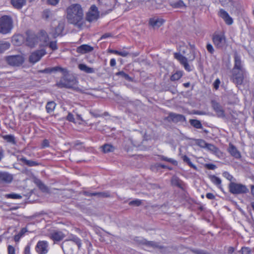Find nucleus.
I'll list each match as a JSON object with an SVG mask.
<instances>
[{"label":"nucleus","instance_id":"nucleus-35","mask_svg":"<svg viewBox=\"0 0 254 254\" xmlns=\"http://www.w3.org/2000/svg\"><path fill=\"white\" fill-rule=\"evenodd\" d=\"M10 44L7 42H0V53H2L10 47Z\"/></svg>","mask_w":254,"mask_h":254},{"label":"nucleus","instance_id":"nucleus-45","mask_svg":"<svg viewBox=\"0 0 254 254\" xmlns=\"http://www.w3.org/2000/svg\"><path fill=\"white\" fill-rule=\"evenodd\" d=\"M191 251L194 254H210L209 252L205 250L200 249H192Z\"/></svg>","mask_w":254,"mask_h":254},{"label":"nucleus","instance_id":"nucleus-57","mask_svg":"<svg viewBox=\"0 0 254 254\" xmlns=\"http://www.w3.org/2000/svg\"><path fill=\"white\" fill-rule=\"evenodd\" d=\"M60 0H47L48 4L52 5H56L58 3Z\"/></svg>","mask_w":254,"mask_h":254},{"label":"nucleus","instance_id":"nucleus-33","mask_svg":"<svg viewBox=\"0 0 254 254\" xmlns=\"http://www.w3.org/2000/svg\"><path fill=\"white\" fill-rule=\"evenodd\" d=\"M2 138L7 142L15 144L16 142L14 135L11 134L3 135Z\"/></svg>","mask_w":254,"mask_h":254},{"label":"nucleus","instance_id":"nucleus-37","mask_svg":"<svg viewBox=\"0 0 254 254\" xmlns=\"http://www.w3.org/2000/svg\"><path fill=\"white\" fill-rule=\"evenodd\" d=\"M210 180L211 181L216 185H217V186H218V187L219 188H221V179L214 176V175H213V176H211L210 177Z\"/></svg>","mask_w":254,"mask_h":254},{"label":"nucleus","instance_id":"nucleus-44","mask_svg":"<svg viewBox=\"0 0 254 254\" xmlns=\"http://www.w3.org/2000/svg\"><path fill=\"white\" fill-rule=\"evenodd\" d=\"M206 148H207L209 150L212 151V152L216 153L218 151V148L213 144L207 143L206 146Z\"/></svg>","mask_w":254,"mask_h":254},{"label":"nucleus","instance_id":"nucleus-3","mask_svg":"<svg viewBox=\"0 0 254 254\" xmlns=\"http://www.w3.org/2000/svg\"><path fill=\"white\" fill-rule=\"evenodd\" d=\"M13 28V20L10 16L3 15L0 17V33L6 34Z\"/></svg>","mask_w":254,"mask_h":254},{"label":"nucleus","instance_id":"nucleus-31","mask_svg":"<svg viewBox=\"0 0 254 254\" xmlns=\"http://www.w3.org/2000/svg\"><path fill=\"white\" fill-rule=\"evenodd\" d=\"M102 151L104 153L112 152L115 150L114 146L110 144H105L102 146Z\"/></svg>","mask_w":254,"mask_h":254},{"label":"nucleus","instance_id":"nucleus-39","mask_svg":"<svg viewBox=\"0 0 254 254\" xmlns=\"http://www.w3.org/2000/svg\"><path fill=\"white\" fill-rule=\"evenodd\" d=\"M51 70L52 72L60 71L63 73L64 74L66 73L67 71L66 68H64L60 66H55L51 67Z\"/></svg>","mask_w":254,"mask_h":254},{"label":"nucleus","instance_id":"nucleus-30","mask_svg":"<svg viewBox=\"0 0 254 254\" xmlns=\"http://www.w3.org/2000/svg\"><path fill=\"white\" fill-rule=\"evenodd\" d=\"M183 75V71L181 70H178L176 71L170 77V79L172 81H176L180 79Z\"/></svg>","mask_w":254,"mask_h":254},{"label":"nucleus","instance_id":"nucleus-14","mask_svg":"<svg viewBox=\"0 0 254 254\" xmlns=\"http://www.w3.org/2000/svg\"><path fill=\"white\" fill-rule=\"evenodd\" d=\"M36 251L39 254H46L48 252V244L46 241H39L35 247Z\"/></svg>","mask_w":254,"mask_h":254},{"label":"nucleus","instance_id":"nucleus-55","mask_svg":"<svg viewBox=\"0 0 254 254\" xmlns=\"http://www.w3.org/2000/svg\"><path fill=\"white\" fill-rule=\"evenodd\" d=\"M82 193L83 195H84L85 196H95V192H91L88 191H83L82 192Z\"/></svg>","mask_w":254,"mask_h":254},{"label":"nucleus","instance_id":"nucleus-4","mask_svg":"<svg viewBox=\"0 0 254 254\" xmlns=\"http://www.w3.org/2000/svg\"><path fill=\"white\" fill-rule=\"evenodd\" d=\"M228 189L229 191L233 194H244L249 192V189L246 186L234 182L230 183Z\"/></svg>","mask_w":254,"mask_h":254},{"label":"nucleus","instance_id":"nucleus-24","mask_svg":"<svg viewBox=\"0 0 254 254\" xmlns=\"http://www.w3.org/2000/svg\"><path fill=\"white\" fill-rule=\"evenodd\" d=\"M164 20L161 18H153L150 19L149 23L153 28H158L164 23Z\"/></svg>","mask_w":254,"mask_h":254},{"label":"nucleus","instance_id":"nucleus-62","mask_svg":"<svg viewBox=\"0 0 254 254\" xmlns=\"http://www.w3.org/2000/svg\"><path fill=\"white\" fill-rule=\"evenodd\" d=\"M42 147L45 148L49 146V142L47 139H44L42 143Z\"/></svg>","mask_w":254,"mask_h":254},{"label":"nucleus","instance_id":"nucleus-9","mask_svg":"<svg viewBox=\"0 0 254 254\" xmlns=\"http://www.w3.org/2000/svg\"><path fill=\"white\" fill-rule=\"evenodd\" d=\"M212 39L214 44L218 49H222L226 45V38L224 34H215Z\"/></svg>","mask_w":254,"mask_h":254},{"label":"nucleus","instance_id":"nucleus-52","mask_svg":"<svg viewBox=\"0 0 254 254\" xmlns=\"http://www.w3.org/2000/svg\"><path fill=\"white\" fill-rule=\"evenodd\" d=\"M51 15V12L48 10H45L43 13V17L45 19H48Z\"/></svg>","mask_w":254,"mask_h":254},{"label":"nucleus","instance_id":"nucleus-1","mask_svg":"<svg viewBox=\"0 0 254 254\" xmlns=\"http://www.w3.org/2000/svg\"><path fill=\"white\" fill-rule=\"evenodd\" d=\"M66 18L69 23L74 25H80L83 17V12L81 5L73 4L66 9Z\"/></svg>","mask_w":254,"mask_h":254},{"label":"nucleus","instance_id":"nucleus-19","mask_svg":"<svg viewBox=\"0 0 254 254\" xmlns=\"http://www.w3.org/2000/svg\"><path fill=\"white\" fill-rule=\"evenodd\" d=\"M39 42L38 35L34 34H31L27 36L26 38V44L31 47H34Z\"/></svg>","mask_w":254,"mask_h":254},{"label":"nucleus","instance_id":"nucleus-63","mask_svg":"<svg viewBox=\"0 0 254 254\" xmlns=\"http://www.w3.org/2000/svg\"><path fill=\"white\" fill-rule=\"evenodd\" d=\"M42 73H52L51 67L46 68L40 71Z\"/></svg>","mask_w":254,"mask_h":254},{"label":"nucleus","instance_id":"nucleus-40","mask_svg":"<svg viewBox=\"0 0 254 254\" xmlns=\"http://www.w3.org/2000/svg\"><path fill=\"white\" fill-rule=\"evenodd\" d=\"M46 47H49L53 51H55L58 49V47L57 45V41H49Z\"/></svg>","mask_w":254,"mask_h":254},{"label":"nucleus","instance_id":"nucleus-16","mask_svg":"<svg viewBox=\"0 0 254 254\" xmlns=\"http://www.w3.org/2000/svg\"><path fill=\"white\" fill-rule=\"evenodd\" d=\"M64 29V23L63 22H60L55 28L52 29L51 31L49 33L54 38H56L61 35Z\"/></svg>","mask_w":254,"mask_h":254},{"label":"nucleus","instance_id":"nucleus-8","mask_svg":"<svg viewBox=\"0 0 254 254\" xmlns=\"http://www.w3.org/2000/svg\"><path fill=\"white\" fill-rule=\"evenodd\" d=\"M71 242L75 243L78 246V248H80L81 245V240L76 236L71 235L68 240H65L62 243V247L64 251L67 250L68 246L71 244Z\"/></svg>","mask_w":254,"mask_h":254},{"label":"nucleus","instance_id":"nucleus-12","mask_svg":"<svg viewBox=\"0 0 254 254\" xmlns=\"http://www.w3.org/2000/svg\"><path fill=\"white\" fill-rule=\"evenodd\" d=\"M46 52L44 49L37 50L33 52L29 57V61L32 63H36L38 62L42 57L46 55Z\"/></svg>","mask_w":254,"mask_h":254},{"label":"nucleus","instance_id":"nucleus-5","mask_svg":"<svg viewBox=\"0 0 254 254\" xmlns=\"http://www.w3.org/2000/svg\"><path fill=\"white\" fill-rule=\"evenodd\" d=\"M5 60L11 66H19L24 62V59L21 55L9 56L5 57Z\"/></svg>","mask_w":254,"mask_h":254},{"label":"nucleus","instance_id":"nucleus-48","mask_svg":"<svg viewBox=\"0 0 254 254\" xmlns=\"http://www.w3.org/2000/svg\"><path fill=\"white\" fill-rule=\"evenodd\" d=\"M242 254H252L251 250L250 248L244 247L241 249Z\"/></svg>","mask_w":254,"mask_h":254},{"label":"nucleus","instance_id":"nucleus-64","mask_svg":"<svg viewBox=\"0 0 254 254\" xmlns=\"http://www.w3.org/2000/svg\"><path fill=\"white\" fill-rule=\"evenodd\" d=\"M206 196L208 199H213L215 198V195L212 193H207Z\"/></svg>","mask_w":254,"mask_h":254},{"label":"nucleus","instance_id":"nucleus-18","mask_svg":"<svg viewBox=\"0 0 254 254\" xmlns=\"http://www.w3.org/2000/svg\"><path fill=\"white\" fill-rule=\"evenodd\" d=\"M234 65L232 70H245L242 64L241 57L237 52L234 53Z\"/></svg>","mask_w":254,"mask_h":254},{"label":"nucleus","instance_id":"nucleus-21","mask_svg":"<svg viewBox=\"0 0 254 254\" xmlns=\"http://www.w3.org/2000/svg\"><path fill=\"white\" fill-rule=\"evenodd\" d=\"M212 107L214 110L216 112L218 117L221 118L225 117L224 111L221 105L215 101L212 102Z\"/></svg>","mask_w":254,"mask_h":254},{"label":"nucleus","instance_id":"nucleus-56","mask_svg":"<svg viewBox=\"0 0 254 254\" xmlns=\"http://www.w3.org/2000/svg\"><path fill=\"white\" fill-rule=\"evenodd\" d=\"M128 54H129L128 52L125 51H121V52L118 51V55L123 57H126L128 55Z\"/></svg>","mask_w":254,"mask_h":254},{"label":"nucleus","instance_id":"nucleus-61","mask_svg":"<svg viewBox=\"0 0 254 254\" xmlns=\"http://www.w3.org/2000/svg\"><path fill=\"white\" fill-rule=\"evenodd\" d=\"M38 185H39V188L41 190H47V188L46 187V186L43 183H42L41 182H39V184Z\"/></svg>","mask_w":254,"mask_h":254},{"label":"nucleus","instance_id":"nucleus-28","mask_svg":"<svg viewBox=\"0 0 254 254\" xmlns=\"http://www.w3.org/2000/svg\"><path fill=\"white\" fill-rule=\"evenodd\" d=\"M189 122L191 126L197 129H203L202 124L199 120L195 119H190Z\"/></svg>","mask_w":254,"mask_h":254},{"label":"nucleus","instance_id":"nucleus-29","mask_svg":"<svg viewBox=\"0 0 254 254\" xmlns=\"http://www.w3.org/2000/svg\"><path fill=\"white\" fill-rule=\"evenodd\" d=\"M56 106V104L54 101L48 102L46 105V109L48 113H51L54 111Z\"/></svg>","mask_w":254,"mask_h":254},{"label":"nucleus","instance_id":"nucleus-50","mask_svg":"<svg viewBox=\"0 0 254 254\" xmlns=\"http://www.w3.org/2000/svg\"><path fill=\"white\" fill-rule=\"evenodd\" d=\"M161 159L164 161L171 162L173 164H175L177 163L176 161H175L171 158H168L167 157L163 156L161 157Z\"/></svg>","mask_w":254,"mask_h":254},{"label":"nucleus","instance_id":"nucleus-26","mask_svg":"<svg viewBox=\"0 0 254 254\" xmlns=\"http://www.w3.org/2000/svg\"><path fill=\"white\" fill-rule=\"evenodd\" d=\"M64 235L61 231H55L51 234V238L54 241H60L64 238Z\"/></svg>","mask_w":254,"mask_h":254},{"label":"nucleus","instance_id":"nucleus-34","mask_svg":"<svg viewBox=\"0 0 254 254\" xmlns=\"http://www.w3.org/2000/svg\"><path fill=\"white\" fill-rule=\"evenodd\" d=\"M21 161L25 164L30 167L37 166L39 165V163H38L37 162L31 160H27L24 157L22 158L21 159Z\"/></svg>","mask_w":254,"mask_h":254},{"label":"nucleus","instance_id":"nucleus-46","mask_svg":"<svg viewBox=\"0 0 254 254\" xmlns=\"http://www.w3.org/2000/svg\"><path fill=\"white\" fill-rule=\"evenodd\" d=\"M6 196L7 198L12 199H19L22 198V196L20 194L16 193L8 194H6Z\"/></svg>","mask_w":254,"mask_h":254},{"label":"nucleus","instance_id":"nucleus-49","mask_svg":"<svg viewBox=\"0 0 254 254\" xmlns=\"http://www.w3.org/2000/svg\"><path fill=\"white\" fill-rule=\"evenodd\" d=\"M66 120L69 122H73L74 123H76L73 115L71 113H68L66 117Z\"/></svg>","mask_w":254,"mask_h":254},{"label":"nucleus","instance_id":"nucleus-6","mask_svg":"<svg viewBox=\"0 0 254 254\" xmlns=\"http://www.w3.org/2000/svg\"><path fill=\"white\" fill-rule=\"evenodd\" d=\"M245 74V70H232L233 82L237 85L242 84Z\"/></svg>","mask_w":254,"mask_h":254},{"label":"nucleus","instance_id":"nucleus-25","mask_svg":"<svg viewBox=\"0 0 254 254\" xmlns=\"http://www.w3.org/2000/svg\"><path fill=\"white\" fill-rule=\"evenodd\" d=\"M26 0H11L12 6L16 9H20L26 4Z\"/></svg>","mask_w":254,"mask_h":254},{"label":"nucleus","instance_id":"nucleus-23","mask_svg":"<svg viewBox=\"0 0 254 254\" xmlns=\"http://www.w3.org/2000/svg\"><path fill=\"white\" fill-rule=\"evenodd\" d=\"M93 50V47L88 45H82L77 48V53L81 54H86L92 52Z\"/></svg>","mask_w":254,"mask_h":254},{"label":"nucleus","instance_id":"nucleus-53","mask_svg":"<svg viewBox=\"0 0 254 254\" xmlns=\"http://www.w3.org/2000/svg\"><path fill=\"white\" fill-rule=\"evenodd\" d=\"M220 84V81L219 79L217 78L213 83V87L216 89L217 90L219 87V85Z\"/></svg>","mask_w":254,"mask_h":254},{"label":"nucleus","instance_id":"nucleus-59","mask_svg":"<svg viewBox=\"0 0 254 254\" xmlns=\"http://www.w3.org/2000/svg\"><path fill=\"white\" fill-rule=\"evenodd\" d=\"M24 254H30V246L29 245L25 247Z\"/></svg>","mask_w":254,"mask_h":254},{"label":"nucleus","instance_id":"nucleus-11","mask_svg":"<svg viewBox=\"0 0 254 254\" xmlns=\"http://www.w3.org/2000/svg\"><path fill=\"white\" fill-rule=\"evenodd\" d=\"M166 120L168 122H172L174 123L184 122L186 121V118L184 115L173 112L169 113V115L166 118Z\"/></svg>","mask_w":254,"mask_h":254},{"label":"nucleus","instance_id":"nucleus-43","mask_svg":"<svg viewBox=\"0 0 254 254\" xmlns=\"http://www.w3.org/2000/svg\"><path fill=\"white\" fill-rule=\"evenodd\" d=\"M95 196L98 197H108L110 196V194L108 191L95 192Z\"/></svg>","mask_w":254,"mask_h":254},{"label":"nucleus","instance_id":"nucleus-22","mask_svg":"<svg viewBox=\"0 0 254 254\" xmlns=\"http://www.w3.org/2000/svg\"><path fill=\"white\" fill-rule=\"evenodd\" d=\"M228 151L229 153L235 158L238 159L241 157L240 152L238 150L237 148L232 143H229Z\"/></svg>","mask_w":254,"mask_h":254},{"label":"nucleus","instance_id":"nucleus-17","mask_svg":"<svg viewBox=\"0 0 254 254\" xmlns=\"http://www.w3.org/2000/svg\"><path fill=\"white\" fill-rule=\"evenodd\" d=\"M218 15L225 21L227 24L231 25L233 23V19L230 16L228 12L223 9L219 10Z\"/></svg>","mask_w":254,"mask_h":254},{"label":"nucleus","instance_id":"nucleus-38","mask_svg":"<svg viewBox=\"0 0 254 254\" xmlns=\"http://www.w3.org/2000/svg\"><path fill=\"white\" fill-rule=\"evenodd\" d=\"M116 75L118 76H121L122 77L124 78V79L128 81H132L131 77H130L128 74H127L123 71H121L117 72Z\"/></svg>","mask_w":254,"mask_h":254},{"label":"nucleus","instance_id":"nucleus-7","mask_svg":"<svg viewBox=\"0 0 254 254\" xmlns=\"http://www.w3.org/2000/svg\"><path fill=\"white\" fill-rule=\"evenodd\" d=\"M174 58L177 59L180 64L184 66L187 71H191L193 69V66L188 63L187 58L179 53H174Z\"/></svg>","mask_w":254,"mask_h":254},{"label":"nucleus","instance_id":"nucleus-32","mask_svg":"<svg viewBox=\"0 0 254 254\" xmlns=\"http://www.w3.org/2000/svg\"><path fill=\"white\" fill-rule=\"evenodd\" d=\"M170 5L174 8H181L184 6L185 5L182 0H178L175 2L172 0H170Z\"/></svg>","mask_w":254,"mask_h":254},{"label":"nucleus","instance_id":"nucleus-27","mask_svg":"<svg viewBox=\"0 0 254 254\" xmlns=\"http://www.w3.org/2000/svg\"><path fill=\"white\" fill-rule=\"evenodd\" d=\"M79 69L87 73H92L95 72V70L93 68L88 66L85 64H79L78 65Z\"/></svg>","mask_w":254,"mask_h":254},{"label":"nucleus","instance_id":"nucleus-58","mask_svg":"<svg viewBox=\"0 0 254 254\" xmlns=\"http://www.w3.org/2000/svg\"><path fill=\"white\" fill-rule=\"evenodd\" d=\"M205 167L209 170H214L216 168V165L213 164H206Z\"/></svg>","mask_w":254,"mask_h":254},{"label":"nucleus","instance_id":"nucleus-60","mask_svg":"<svg viewBox=\"0 0 254 254\" xmlns=\"http://www.w3.org/2000/svg\"><path fill=\"white\" fill-rule=\"evenodd\" d=\"M208 143L206 142L204 140L200 139L199 140V145L202 147H205Z\"/></svg>","mask_w":254,"mask_h":254},{"label":"nucleus","instance_id":"nucleus-10","mask_svg":"<svg viewBox=\"0 0 254 254\" xmlns=\"http://www.w3.org/2000/svg\"><path fill=\"white\" fill-rule=\"evenodd\" d=\"M99 16V12L97 7L95 5L91 6L89 11L86 15V19L89 22L96 20Z\"/></svg>","mask_w":254,"mask_h":254},{"label":"nucleus","instance_id":"nucleus-2","mask_svg":"<svg viewBox=\"0 0 254 254\" xmlns=\"http://www.w3.org/2000/svg\"><path fill=\"white\" fill-rule=\"evenodd\" d=\"M56 85L60 88L71 89L78 92L82 91L81 89L78 85L77 79L73 75L68 74L67 72L64 74L60 81L57 82Z\"/></svg>","mask_w":254,"mask_h":254},{"label":"nucleus","instance_id":"nucleus-54","mask_svg":"<svg viewBox=\"0 0 254 254\" xmlns=\"http://www.w3.org/2000/svg\"><path fill=\"white\" fill-rule=\"evenodd\" d=\"M206 49L208 52L210 54H213L214 53V50L211 44H207L206 45Z\"/></svg>","mask_w":254,"mask_h":254},{"label":"nucleus","instance_id":"nucleus-13","mask_svg":"<svg viewBox=\"0 0 254 254\" xmlns=\"http://www.w3.org/2000/svg\"><path fill=\"white\" fill-rule=\"evenodd\" d=\"M13 175L5 171H0V184H7L13 180Z\"/></svg>","mask_w":254,"mask_h":254},{"label":"nucleus","instance_id":"nucleus-15","mask_svg":"<svg viewBox=\"0 0 254 254\" xmlns=\"http://www.w3.org/2000/svg\"><path fill=\"white\" fill-rule=\"evenodd\" d=\"M140 243L148 247H152L153 248H158L161 250V252L162 253H165L166 252V247L160 246L158 244V243L154 241H147L145 239H142L140 241Z\"/></svg>","mask_w":254,"mask_h":254},{"label":"nucleus","instance_id":"nucleus-47","mask_svg":"<svg viewBox=\"0 0 254 254\" xmlns=\"http://www.w3.org/2000/svg\"><path fill=\"white\" fill-rule=\"evenodd\" d=\"M141 203V201L140 200L136 199L132 201H131L129 202V205H134V206H139Z\"/></svg>","mask_w":254,"mask_h":254},{"label":"nucleus","instance_id":"nucleus-41","mask_svg":"<svg viewBox=\"0 0 254 254\" xmlns=\"http://www.w3.org/2000/svg\"><path fill=\"white\" fill-rule=\"evenodd\" d=\"M222 175L224 177H225L228 180L230 181L231 182H234V181H236V179L234 178L233 176L230 174V173L227 171L223 172Z\"/></svg>","mask_w":254,"mask_h":254},{"label":"nucleus","instance_id":"nucleus-51","mask_svg":"<svg viewBox=\"0 0 254 254\" xmlns=\"http://www.w3.org/2000/svg\"><path fill=\"white\" fill-rule=\"evenodd\" d=\"M15 248L11 246V245H8V247H7V252H8V254H15Z\"/></svg>","mask_w":254,"mask_h":254},{"label":"nucleus","instance_id":"nucleus-20","mask_svg":"<svg viewBox=\"0 0 254 254\" xmlns=\"http://www.w3.org/2000/svg\"><path fill=\"white\" fill-rule=\"evenodd\" d=\"M38 40L42 43L43 46H46L48 44L49 37L47 32L44 30H41L38 34Z\"/></svg>","mask_w":254,"mask_h":254},{"label":"nucleus","instance_id":"nucleus-36","mask_svg":"<svg viewBox=\"0 0 254 254\" xmlns=\"http://www.w3.org/2000/svg\"><path fill=\"white\" fill-rule=\"evenodd\" d=\"M172 183L180 189H183L184 184L183 182L177 177H174L172 180Z\"/></svg>","mask_w":254,"mask_h":254},{"label":"nucleus","instance_id":"nucleus-42","mask_svg":"<svg viewBox=\"0 0 254 254\" xmlns=\"http://www.w3.org/2000/svg\"><path fill=\"white\" fill-rule=\"evenodd\" d=\"M183 160L187 163L190 167L192 168H196V167L191 163L190 158L186 155H184L182 157Z\"/></svg>","mask_w":254,"mask_h":254}]
</instances>
